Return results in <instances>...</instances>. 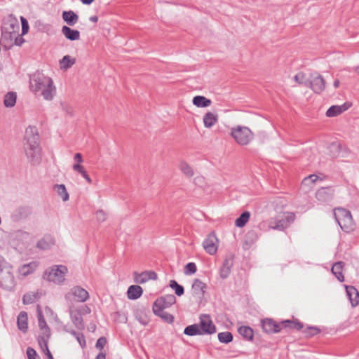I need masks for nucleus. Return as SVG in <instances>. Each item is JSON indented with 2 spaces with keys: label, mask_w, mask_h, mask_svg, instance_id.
<instances>
[{
  "label": "nucleus",
  "mask_w": 359,
  "mask_h": 359,
  "mask_svg": "<svg viewBox=\"0 0 359 359\" xmlns=\"http://www.w3.org/2000/svg\"><path fill=\"white\" fill-rule=\"evenodd\" d=\"M158 276L154 271H144L142 273L135 271L133 273L134 281L136 283L143 284L149 280H156Z\"/></svg>",
  "instance_id": "ddd939ff"
},
{
  "label": "nucleus",
  "mask_w": 359,
  "mask_h": 359,
  "mask_svg": "<svg viewBox=\"0 0 359 359\" xmlns=\"http://www.w3.org/2000/svg\"><path fill=\"white\" fill-rule=\"evenodd\" d=\"M79 310H80L81 311V314L82 313H90V311H91L90 309L88 306H86V305L83 306Z\"/></svg>",
  "instance_id": "69168bd1"
},
{
  "label": "nucleus",
  "mask_w": 359,
  "mask_h": 359,
  "mask_svg": "<svg viewBox=\"0 0 359 359\" xmlns=\"http://www.w3.org/2000/svg\"><path fill=\"white\" fill-rule=\"evenodd\" d=\"M176 302V298L173 294H167L158 298L154 303V313L162 318H165L169 322L173 321V316L168 313H165L163 310Z\"/></svg>",
  "instance_id": "7ed1b4c3"
},
{
  "label": "nucleus",
  "mask_w": 359,
  "mask_h": 359,
  "mask_svg": "<svg viewBox=\"0 0 359 359\" xmlns=\"http://www.w3.org/2000/svg\"><path fill=\"white\" fill-rule=\"evenodd\" d=\"M346 294L351 306L355 307L359 304V292L353 286L344 285Z\"/></svg>",
  "instance_id": "412c9836"
},
{
  "label": "nucleus",
  "mask_w": 359,
  "mask_h": 359,
  "mask_svg": "<svg viewBox=\"0 0 359 359\" xmlns=\"http://www.w3.org/2000/svg\"><path fill=\"white\" fill-rule=\"evenodd\" d=\"M292 328H294L297 330H300L303 328V324L300 322L293 321Z\"/></svg>",
  "instance_id": "e2e57ef3"
},
{
  "label": "nucleus",
  "mask_w": 359,
  "mask_h": 359,
  "mask_svg": "<svg viewBox=\"0 0 359 359\" xmlns=\"http://www.w3.org/2000/svg\"><path fill=\"white\" fill-rule=\"evenodd\" d=\"M66 301L69 303L85 302L89 298L87 290L80 286L72 287L65 295Z\"/></svg>",
  "instance_id": "1a4fd4ad"
},
{
  "label": "nucleus",
  "mask_w": 359,
  "mask_h": 359,
  "mask_svg": "<svg viewBox=\"0 0 359 359\" xmlns=\"http://www.w3.org/2000/svg\"><path fill=\"white\" fill-rule=\"evenodd\" d=\"M308 87L314 93H320L325 88V81L321 75L315 73L311 75Z\"/></svg>",
  "instance_id": "f8f14e48"
},
{
  "label": "nucleus",
  "mask_w": 359,
  "mask_h": 359,
  "mask_svg": "<svg viewBox=\"0 0 359 359\" xmlns=\"http://www.w3.org/2000/svg\"><path fill=\"white\" fill-rule=\"evenodd\" d=\"M75 338L82 348L86 346V339L82 333L79 334Z\"/></svg>",
  "instance_id": "5fc2aeb1"
},
{
  "label": "nucleus",
  "mask_w": 359,
  "mask_h": 359,
  "mask_svg": "<svg viewBox=\"0 0 359 359\" xmlns=\"http://www.w3.org/2000/svg\"><path fill=\"white\" fill-rule=\"evenodd\" d=\"M41 295V293L37 292H30L24 294L22 302L25 304H30L38 300Z\"/></svg>",
  "instance_id": "473e14b6"
},
{
  "label": "nucleus",
  "mask_w": 359,
  "mask_h": 359,
  "mask_svg": "<svg viewBox=\"0 0 359 359\" xmlns=\"http://www.w3.org/2000/svg\"><path fill=\"white\" fill-rule=\"evenodd\" d=\"M74 158L75 161L77 162L76 164H81L83 162L82 155L80 153H76L74 155Z\"/></svg>",
  "instance_id": "680f3d73"
},
{
  "label": "nucleus",
  "mask_w": 359,
  "mask_h": 359,
  "mask_svg": "<svg viewBox=\"0 0 359 359\" xmlns=\"http://www.w3.org/2000/svg\"><path fill=\"white\" fill-rule=\"evenodd\" d=\"M27 355L29 359H39L36 351L31 347L27 348Z\"/></svg>",
  "instance_id": "8fccbe9b"
},
{
  "label": "nucleus",
  "mask_w": 359,
  "mask_h": 359,
  "mask_svg": "<svg viewBox=\"0 0 359 359\" xmlns=\"http://www.w3.org/2000/svg\"><path fill=\"white\" fill-rule=\"evenodd\" d=\"M29 90L36 96H41L46 101H51L56 95V87L53 79L40 72L29 77Z\"/></svg>",
  "instance_id": "f257e3e1"
},
{
  "label": "nucleus",
  "mask_w": 359,
  "mask_h": 359,
  "mask_svg": "<svg viewBox=\"0 0 359 359\" xmlns=\"http://www.w3.org/2000/svg\"><path fill=\"white\" fill-rule=\"evenodd\" d=\"M201 335L212 334L216 332V327L208 315H201L198 324Z\"/></svg>",
  "instance_id": "9d476101"
},
{
  "label": "nucleus",
  "mask_w": 359,
  "mask_h": 359,
  "mask_svg": "<svg viewBox=\"0 0 359 359\" xmlns=\"http://www.w3.org/2000/svg\"><path fill=\"white\" fill-rule=\"evenodd\" d=\"M73 170L74 171L78 172L81 175H83L84 174H86L87 172L86 171L83 165H81V164H74L73 165Z\"/></svg>",
  "instance_id": "4d7b16f0"
},
{
  "label": "nucleus",
  "mask_w": 359,
  "mask_h": 359,
  "mask_svg": "<svg viewBox=\"0 0 359 359\" xmlns=\"http://www.w3.org/2000/svg\"><path fill=\"white\" fill-rule=\"evenodd\" d=\"M25 42V39L22 37V34L20 35L19 33L17 36L13 39V45L21 46Z\"/></svg>",
  "instance_id": "13d9d810"
},
{
  "label": "nucleus",
  "mask_w": 359,
  "mask_h": 359,
  "mask_svg": "<svg viewBox=\"0 0 359 359\" xmlns=\"http://www.w3.org/2000/svg\"><path fill=\"white\" fill-rule=\"evenodd\" d=\"M107 344V339L105 337H102L99 338L96 342L95 347L98 349L102 350Z\"/></svg>",
  "instance_id": "864d4df0"
},
{
  "label": "nucleus",
  "mask_w": 359,
  "mask_h": 359,
  "mask_svg": "<svg viewBox=\"0 0 359 359\" xmlns=\"http://www.w3.org/2000/svg\"><path fill=\"white\" fill-rule=\"evenodd\" d=\"M27 314L25 311H21L17 318V325L18 329L22 332H26L28 328Z\"/></svg>",
  "instance_id": "cd10ccee"
},
{
  "label": "nucleus",
  "mask_w": 359,
  "mask_h": 359,
  "mask_svg": "<svg viewBox=\"0 0 359 359\" xmlns=\"http://www.w3.org/2000/svg\"><path fill=\"white\" fill-rule=\"evenodd\" d=\"M105 358H106V354L103 352H100L95 358V359H105Z\"/></svg>",
  "instance_id": "774afa93"
},
{
  "label": "nucleus",
  "mask_w": 359,
  "mask_h": 359,
  "mask_svg": "<svg viewBox=\"0 0 359 359\" xmlns=\"http://www.w3.org/2000/svg\"><path fill=\"white\" fill-rule=\"evenodd\" d=\"M344 266V262H336L332 266V269H331L332 273L334 275V276L340 282L344 281V276L342 273Z\"/></svg>",
  "instance_id": "c85d7f7f"
},
{
  "label": "nucleus",
  "mask_w": 359,
  "mask_h": 359,
  "mask_svg": "<svg viewBox=\"0 0 359 359\" xmlns=\"http://www.w3.org/2000/svg\"><path fill=\"white\" fill-rule=\"evenodd\" d=\"M170 287L175 290L176 295L180 297L184 292V287L179 285L175 280H171L169 283Z\"/></svg>",
  "instance_id": "79ce46f5"
},
{
  "label": "nucleus",
  "mask_w": 359,
  "mask_h": 359,
  "mask_svg": "<svg viewBox=\"0 0 359 359\" xmlns=\"http://www.w3.org/2000/svg\"><path fill=\"white\" fill-rule=\"evenodd\" d=\"M54 188L58 196L62 198L63 201H67L69 200V194L64 184H56L55 185Z\"/></svg>",
  "instance_id": "58836bf2"
},
{
  "label": "nucleus",
  "mask_w": 359,
  "mask_h": 359,
  "mask_svg": "<svg viewBox=\"0 0 359 359\" xmlns=\"http://www.w3.org/2000/svg\"><path fill=\"white\" fill-rule=\"evenodd\" d=\"M192 102L197 107L204 108L209 107L212 102L210 99L202 95H196L193 98Z\"/></svg>",
  "instance_id": "7c9ffc66"
},
{
  "label": "nucleus",
  "mask_w": 359,
  "mask_h": 359,
  "mask_svg": "<svg viewBox=\"0 0 359 359\" xmlns=\"http://www.w3.org/2000/svg\"><path fill=\"white\" fill-rule=\"evenodd\" d=\"M39 343L41 345V348H43V345L44 346V349L46 351V355H47L48 358L53 359V357L48 349V347L47 345V341L43 338H41V339L39 340Z\"/></svg>",
  "instance_id": "de8ad7c7"
},
{
  "label": "nucleus",
  "mask_w": 359,
  "mask_h": 359,
  "mask_svg": "<svg viewBox=\"0 0 359 359\" xmlns=\"http://www.w3.org/2000/svg\"><path fill=\"white\" fill-rule=\"evenodd\" d=\"M184 333L189 336L201 335L198 324H193L186 327Z\"/></svg>",
  "instance_id": "ea45409f"
},
{
  "label": "nucleus",
  "mask_w": 359,
  "mask_h": 359,
  "mask_svg": "<svg viewBox=\"0 0 359 359\" xmlns=\"http://www.w3.org/2000/svg\"><path fill=\"white\" fill-rule=\"evenodd\" d=\"M20 32V26L17 21L8 18L1 26V39L8 46H13V39Z\"/></svg>",
  "instance_id": "39448f33"
},
{
  "label": "nucleus",
  "mask_w": 359,
  "mask_h": 359,
  "mask_svg": "<svg viewBox=\"0 0 359 359\" xmlns=\"http://www.w3.org/2000/svg\"><path fill=\"white\" fill-rule=\"evenodd\" d=\"M231 135L236 142L241 146L248 145L254 137V134L249 128L241 126L232 128Z\"/></svg>",
  "instance_id": "6e6552de"
},
{
  "label": "nucleus",
  "mask_w": 359,
  "mask_h": 359,
  "mask_svg": "<svg viewBox=\"0 0 359 359\" xmlns=\"http://www.w3.org/2000/svg\"><path fill=\"white\" fill-rule=\"evenodd\" d=\"M232 265H233L232 260L226 259L224 261L222 266L220 269V276L222 278H223V279L226 278L229 276V274L231 273V269L232 267Z\"/></svg>",
  "instance_id": "2f4dec72"
},
{
  "label": "nucleus",
  "mask_w": 359,
  "mask_h": 359,
  "mask_svg": "<svg viewBox=\"0 0 359 359\" xmlns=\"http://www.w3.org/2000/svg\"><path fill=\"white\" fill-rule=\"evenodd\" d=\"M32 214V208L27 205H22L15 208L12 215L11 218L14 221L26 219Z\"/></svg>",
  "instance_id": "2eb2a0df"
},
{
  "label": "nucleus",
  "mask_w": 359,
  "mask_h": 359,
  "mask_svg": "<svg viewBox=\"0 0 359 359\" xmlns=\"http://www.w3.org/2000/svg\"><path fill=\"white\" fill-rule=\"evenodd\" d=\"M38 266L39 262H32L29 264L22 265L19 269V273L22 276H27L32 273L37 269Z\"/></svg>",
  "instance_id": "bb28decb"
},
{
  "label": "nucleus",
  "mask_w": 359,
  "mask_h": 359,
  "mask_svg": "<svg viewBox=\"0 0 359 359\" xmlns=\"http://www.w3.org/2000/svg\"><path fill=\"white\" fill-rule=\"evenodd\" d=\"M62 20L69 25L74 26L79 21V15L73 11H65L62 13Z\"/></svg>",
  "instance_id": "5701e85b"
},
{
  "label": "nucleus",
  "mask_w": 359,
  "mask_h": 359,
  "mask_svg": "<svg viewBox=\"0 0 359 359\" xmlns=\"http://www.w3.org/2000/svg\"><path fill=\"white\" fill-rule=\"evenodd\" d=\"M62 109L68 114L73 115L74 109L68 104H62Z\"/></svg>",
  "instance_id": "052dcab7"
},
{
  "label": "nucleus",
  "mask_w": 359,
  "mask_h": 359,
  "mask_svg": "<svg viewBox=\"0 0 359 359\" xmlns=\"http://www.w3.org/2000/svg\"><path fill=\"white\" fill-rule=\"evenodd\" d=\"M68 272L67 266L64 265H54L48 268L43 274V278L55 284H62Z\"/></svg>",
  "instance_id": "423d86ee"
},
{
  "label": "nucleus",
  "mask_w": 359,
  "mask_h": 359,
  "mask_svg": "<svg viewBox=\"0 0 359 359\" xmlns=\"http://www.w3.org/2000/svg\"><path fill=\"white\" fill-rule=\"evenodd\" d=\"M17 95L14 92H8L4 96V104L6 107H12L16 103Z\"/></svg>",
  "instance_id": "e433bc0d"
},
{
  "label": "nucleus",
  "mask_w": 359,
  "mask_h": 359,
  "mask_svg": "<svg viewBox=\"0 0 359 359\" xmlns=\"http://www.w3.org/2000/svg\"><path fill=\"white\" fill-rule=\"evenodd\" d=\"M61 31L65 38L70 41H76L80 39L79 31L73 29L69 26H63Z\"/></svg>",
  "instance_id": "b1692460"
},
{
  "label": "nucleus",
  "mask_w": 359,
  "mask_h": 359,
  "mask_svg": "<svg viewBox=\"0 0 359 359\" xmlns=\"http://www.w3.org/2000/svg\"><path fill=\"white\" fill-rule=\"evenodd\" d=\"M334 196V190L332 187H321L316 193V198L320 203L330 202Z\"/></svg>",
  "instance_id": "4468645a"
},
{
  "label": "nucleus",
  "mask_w": 359,
  "mask_h": 359,
  "mask_svg": "<svg viewBox=\"0 0 359 359\" xmlns=\"http://www.w3.org/2000/svg\"><path fill=\"white\" fill-rule=\"evenodd\" d=\"M218 339L222 343L228 344L233 340V335L229 332H224L218 334Z\"/></svg>",
  "instance_id": "c03bdc74"
},
{
  "label": "nucleus",
  "mask_w": 359,
  "mask_h": 359,
  "mask_svg": "<svg viewBox=\"0 0 359 359\" xmlns=\"http://www.w3.org/2000/svg\"><path fill=\"white\" fill-rule=\"evenodd\" d=\"M238 333L245 339L252 341L254 337L253 330L249 326H241L238 329Z\"/></svg>",
  "instance_id": "72a5a7b5"
},
{
  "label": "nucleus",
  "mask_w": 359,
  "mask_h": 359,
  "mask_svg": "<svg viewBox=\"0 0 359 359\" xmlns=\"http://www.w3.org/2000/svg\"><path fill=\"white\" fill-rule=\"evenodd\" d=\"M20 20L22 24V35H23L28 32L29 25L27 20L25 18L21 17Z\"/></svg>",
  "instance_id": "603ef678"
},
{
  "label": "nucleus",
  "mask_w": 359,
  "mask_h": 359,
  "mask_svg": "<svg viewBox=\"0 0 359 359\" xmlns=\"http://www.w3.org/2000/svg\"><path fill=\"white\" fill-rule=\"evenodd\" d=\"M75 63H76V59L72 57L71 56H69L68 55L64 56L62 58V60H60V68L65 69V70L69 69Z\"/></svg>",
  "instance_id": "c9c22d12"
},
{
  "label": "nucleus",
  "mask_w": 359,
  "mask_h": 359,
  "mask_svg": "<svg viewBox=\"0 0 359 359\" xmlns=\"http://www.w3.org/2000/svg\"><path fill=\"white\" fill-rule=\"evenodd\" d=\"M250 217V213L248 211L243 212L239 217L235 221V225L237 227H243L248 222Z\"/></svg>",
  "instance_id": "4c0bfd02"
},
{
  "label": "nucleus",
  "mask_w": 359,
  "mask_h": 359,
  "mask_svg": "<svg viewBox=\"0 0 359 359\" xmlns=\"http://www.w3.org/2000/svg\"><path fill=\"white\" fill-rule=\"evenodd\" d=\"M143 293V290L140 285H130L127 291V297L129 299L135 300L140 298Z\"/></svg>",
  "instance_id": "a878e982"
},
{
  "label": "nucleus",
  "mask_w": 359,
  "mask_h": 359,
  "mask_svg": "<svg viewBox=\"0 0 359 359\" xmlns=\"http://www.w3.org/2000/svg\"><path fill=\"white\" fill-rule=\"evenodd\" d=\"M95 215L97 220L100 222H103L107 219V214L102 210H97Z\"/></svg>",
  "instance_id": "3c124183"
},
{
  "label": "nucleus",
  "mask_w": 359,
  "mask_h": 359,
  "mask_svg": "<svg viewBox=\"0 0 359 359\" xmlns=\"http://www.w3.org/2000/svg\"><path fill=\"white\" fill-rule=\"evenodd\" d=\"M334 218L341 229L347 233L351 232L355 229V223L349 210L337 208L334 210Z\"/></svg>",
  "instance_id": "20e7f679"
},
{
  "label": "nucleus",
  "mask_w": 359,
  "mask_h": 359,
  "mask_svg": "<svg viewBox=\"0 0 359 359\" xmlns=\"http://www.w3.org/2000/svg\"><path fill=\"white\" fill-rule=\"evenodd\" d=\"M0 285L6 290H12L15 286L12 267L1 257H0Z\"/></svg>",
  "instance_id": "0eeeda50"
},
{
  "label": "nucleus",
  "mask_w": 359,
  "mask_h": 359,
  "mask_svg": "<svg viewBox=\"0 0 359 359\" xmlns=\"http://www.w3.org/2000/svg\"><path fill=\"white\" fill-rule=\"evenodd\" d=\"M205 287V283L199 279H195L191 286L192 295L198 299L202 298L204 295Z\"/></svg>",
  "instance_id": "6ab92c4d"
},
{
  "label": "nucleus",
  "mask_w": 359,
  "mask_h": 359,
  "mask_svg": "<svg viewBox=\"0 0 359 359\" xmlns=\"http://www.w3.org/2000/svg\"><path fill=\"white\" fill-rule=\"evenodd\" d=\"M82 177L86 180V182L88 184H91L92 183V180L90 177V176L88 175L87 172L86 174H84L83 175H82Z\"/></svg>",
  "instance_id": "338daca9"
},
{
  "label": "nucleus",
  "mask_w": 359,
  "mask_h": 359,
  "mask_svg": "<svg viewBox=\"0 0 359 359\" xmlns=\"http://www.w3.org/2000/svg\"><path fill=\"white\" fill-rule=\"evenodd\" d=\"M70 316L73 324L78 330H84L85 325L81 316V311L80 310H71Z\"/></svg>",
  "instance_id": "aec40b11"
},
{
  "label": "nucleus",
  "mask_w": 359,
  "mask_h": 359,
  "mask_svg": "<svg viewBox=\"0 0 359 359\" xmlns=\"http://www.w3.org/2000/svg\"><path fill=\"white\" fill-rule=\"evenodd\" d=\"M262 326L263 330L266 333H276L281 330V325L270 318L262 320Z\"/></svg>",
  "instance_id": "dca6fc26"
},
{
  "label": "nucleus",
  "mask_w": 359,
  "mask_h": 359,
  "mask_svg": "<svg viewBox=\"0 0 359 359\" xmlns=\"http://www.w3.org/2000/svg\"><path fill=\"white\" fill-rule=\"evenodd\" d=\"M204 126L207 128H212L218 121V115L213 112H207L203 118Z\"/></svg>",
  "instance_id": "393cba45"
},
{
  "label": "nucleus",
  "mask_w": 359,
  "mask_h": 359,
  "mask_svg": "<svg viewBox=\"0 0 359 359\" xmlns=\"http://www.w3.org/2000/svg\"><path fill=\"white\" fill-rule=\"evenodd\" d=\"M330 155L332 158L344 157L345 153L347 152L346 148L343 147L339 142H332L329 146Z\"/></svg>",
  "instance_id": "f3484780"
},
{
  "label": "nucleus",
  "mask_w": 359,
  "mask_h": 359,
  "mask_svg": "<svg viewBox=\"0 0 359 359\" xmlns=\"http://www.w3.org/2000/svg\"><path fill=\"white\" fill-rule=\"evenodd\" d=\"M73 170L74 171L78 172L81 175H83L84 174H86L87 172L86 171L83 165H81V164H74L73 165Z\"/></svg>",
  "instance_id": "6e6d98bb"
},
{
  "label": "nucleus",
  "mask_w": 359,
  "mask_h": 359,
  "mask_svg": "<svg viewBox=\"0 0 359 359\" xmlns=\"http://www.w3.org/2000/svg\"><path fill=\"white\" fill-rule=\"evenodd\" d=\"M281 325L283 326H284L285 327H292L293 321L292 320H287L283 321L281 323Z\"/></svg>",
  "instance_id": "0e129e2a"
},
{
  "label": "nucleus",
  "mask_w": 359,
  "mask_h": 359,
  "mask_svg": "<svg viewBox=\"0 0 359 359\" xmlns=\"http://www.w3.org/2000/svg\"><path fill=\"white\" fill-rule=\"evenodd\" d=\"M269 226L273 229L283 230L287 228V224L282 217L271 220Z\"/></svg>",
  "instance_id": "f704fd0d"
},
{
  "label": "nucleus",
  "mask_w": 359,
  "mask_h": 359,
  "mask_svg": "<svg viewBox=\"0 0 359 359\" xmlns=\"http://www.w3.org/2000/svg\"><path fill=\"white\" fill-rule=\"evenodd\" d=\"M320 332L319 329L316 327H308L306 329L304 330V333L306 337H312L317 334H318Z\"/></svg>",
  "instance_id": "49530a36"
},
{
  "label": "nucleus",
  "mask_w": 359,
  "mask_h": 359,
  "mask_svg": "<svg viewBox=\"0 0 359 359\" xmlns=\"http://www.w3.org/2000/svg\"><path fill=\"white\" fill-rule=\"evenodd\" d=\"M218 238L215 232L209 233L203 242V247L205 252L210 255L216 254L218 249Z\"/></svg>",
  "instance_id": "9b49d317"
},
{
  "label": "nucleus",
  "mask_w": 359,
  "mask_h": 359,
  "mask_svg": "<svg viewBox=\"0 0 359 359\" xmlns=\"http://www.w3.org/2000/svg\"><path fill=\"white\" fill-rule=\"evenodd\" d=\"M36 310L39 327L43 331V334L48 337L50 336V329L45 320L41 308L39 305L37 306Z\"/></svg>",
  "instance_id": "4be33fe9"
},
{
  "label": "nucleus",
  "mask_w": 359,
  "mask_h": 359,
  "mask_svg": "<svg viewBox=\"0 0 359 359\" xmlns=\"http://www.w3.org/2000/svg\"><path fill=\"white\" fill-rule=\"evenodd\" d=\"M24 151L32 165H39L41 161L39 136L35 127L29 126L25 130Z\"/></svg>",
  "instance_id": "f03ea898"
},
{
  "label": "nucleus",
  "mask_w": 359,
  "mask_h": 359,
  "mask_svg": "<svg viewBox=\"0 0 359 359\" xmlns=\"http://www.w3.org/2000/svg\"><path fill=\"white\" fill-rule=\"evenodd\" d=\"M294 80L299 85L308 87L309 79H307L306 74L303 72H299L294 76Z\"/></svg>",
  "instance_id": "37998d69"
},
{
  "label": "nucleus",
  "mask_w": 359,
  "mask_h": 359,
  "mask_svg": "<svg viewBox=\"0 0 359 359\" xmlns=\"http://www.w3.org/2000/svg\"><path fill=\"white\" fill-rule=\"evenodd\" d=\"M197 267L195 263L189 262L184 267V273L186 275H191L196 273Z\"/></svg>",
  "instance_id": "a18cd8bd"
},
{
  "label": "nucleus",
  "mask_w": 359,
  "mask_h": 359,
  "mask_svg": "<svg viewBox=\"0 0 359 359\" xmlns=\"http://www.w3.org/2000/svg\"><path fill=\"white\" fill-rule=\"evenodd\" d=\"M179 168L180 170L188 177H191L194 175V171L192 167L187 162H181Z\"/></svg>",
  "instance_id": "a19ab883"
},
{
  "label": "nucleus",
  "mask_w": 359,
  "mask_h": 359,
  "mask_svg": "<svg viewBox=\"0 0 359 359\" xmlns=\"http://www.w3.org/2000/svg\"><path fill=\"white\" fill-rule=\"evenodd\" d=\"M283 217L284 219L285 223L287 224V227H288L294 222L295 215L293 213L288 212Z\"/></svg>",
  "instance_id": "09e8293b"
},
{
  "label": "nucleus",
  "mask_w": 359,
  "mask_h": 359,
  "mask_svg": "<svg viewBox=\"0 0 359 359\" xmlns=\"http://www.w3.org/2000/svg\"><path fill=\"white\" fill-rule=\"evenodd\" d=\"M55 241L50 236H45L38 241L36 246L41 250H47L53 245Z\"/></svg>",
  "instance_id": "c756f323"
},
{
  "label": "nucleus",
  "mask_w": 359,
  "mask_h": 359,
  "mask_svg": "<svg viewBox=\"0 0 359 359\" xmlns=\"http://www.w3.org/2000/svg\"><path fill=\"white\" fill-rule=\"evenodd\" d=\"M351 107V103L345 102L341 105H333L330 107L327 111H326V116L327 117H334L337 116L347 109H348Z\"/></svg>",
  "instance_id": "a211bd4d"
},
{
  "label": "nucleus",
  "mask_w": 359,
  "mask_h": 359,
  "mask_svg": "<svg viewBox=\"0 0 359 359\" xmlns=\"http://www.w3.org/2000/svg\"><path fill=\"white\" fill-rule=\"evenodd\" d=\"M319 180L318 176L316 175H310L309 177H305L303 180V183L306 184L309 182H311V183H315L317 180Z\"/></svg>",
  "instance_id": "bf43d9fd"
}]
</instances>
